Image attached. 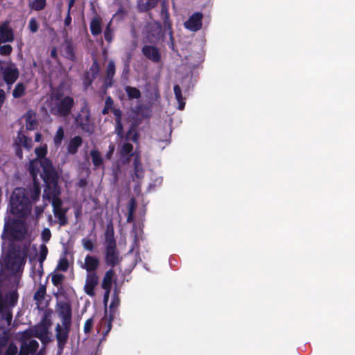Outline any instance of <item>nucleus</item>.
Here are the masks:
<instances>
[{
    "label": "nucleus",
    "mask_w": 355,
    "mask_h": 355,
    "mask_svg": "<svg viewBox=\"0 0 355 355\" xmlns=\"http://www.w3.org/2000/svg\"><path fill=\"white\" fill-rule=\"evenodd\" d=\"M105 85L106 87H110L113 85V78H108L107 76H106L105 79Z\"/></svg>",
    "instance_id": "59"
},
{
    "label": "nucleus",
    "mask_w": 355,
    "mask_h": 355,
    "mask_svg": "<svg viewBox=\"0 0 355 355\" xmlns=\"http://www.w3.org/2000/svg\"><path fill=\"white\" fill-rule=\"evenodd\" d=\"M32 337H28L24 335V331L20 337L21 343L19 355H29L36 352L38 349L39 344L37 340H31Z\"/></svg>",
    "instance_id": "8"
},
{
    "label": "nucleus",
    "mask_w": 355,
    "mask_h": 355,
    "mask_svg": "<svg viewBox=\"0 0 355 355\" xmlns=\"http://www.w3.org/2000/svg\"><path fill=\"white\" fill-rule=\"evenodd\" d=\"M42 139V135L40 133H37L35 137V141L36 142H40Z\"/></svg>",
    "instance_id": "64"
},
{
    "label": "nucleus",
    "mask_w": 355,
    "mask_h": 355,
    "mask_svg": "<svg viewBox=\"0 0 355 355\" xmlns=\"http://www.w3.org/2000/svg\"><path fill=\"white\" fill-rule=\"evenodd\" d=\"M39 25L35 18L31 19L29 21V28L32 33H36L38 31Z\"/></svg>",
    "instance_id": "47"
},
{
    "label": "nucleus",
    "mask_w": 355,
    "mask_h": 355,
    "mask_svg": "<svg viewBox=\"0 0 355 355\" xmlns=\"http://www.w3.org/2000/svg\"><path fill=\"white\" fill-rule=\"evenodd\" d=\"M65 211L62 209L53 211L55 216L58 219L60 225H64L67 223V219L65 216Z\"/></svg>",
    "instance_id": "34"
},
{
    "label": "nucleus",
    "mask_w": 355,
    "mask_h": 355,
    "mask_svg": "<svg viewBox=\"0 0 355 355\" xmlns=\"http://www.w3.org/2000/svg\"><path fill=\"white\" fill-rule=\"evenodd\" d=\"M28 171L33 180L31 196L33 201L38 200L40 195V187L37 176L40 175L45 183L43 197L47 199L51 196H59L60 189L58 185V174L50 159L40 160L33 159L30 161Z\"/></svg>",
    "instance_id": "2"
},
{
    "label": "nucleus",
    "mask_w": 355,
    "mask_h": 355,
    "mask_svg": "<svg viewBox=\"0 0 355 355\" xmlns=\"http://www.w3.org/2000/svg\"><path fill=\"white\" fill-rule=\"evenodd\" d=\"M159 0H147L146 3H139L138 8L141 12H148L155 8Z\"/></svg>",
    "instance_id": "28"
},
{
    "label": "nucleus",
    "mask_w": 355,
    "mask_h": 355,
    "mask_svg": "<svg viewBox=\"0 0 355 355\" xmlns=\"http://www.w3.org/2000/svg\"><path fill=\"white\" fill-rule=\"evenodd\" d=\"M134 214L135 213L128 212V217H127L128 223H131L133 220Z\"/></svg>",
    "instance_id": "62"
},
{
    "label": "nucleus",
    "mask_w": 355,
    "mask_h": 355,
    "mask_svg": "<svg viewBox=\"0 0 355 355\" xmlns=\"http://www.w3.org/2000/svg\"><path fill=\"white\" fill-rule=\"evenodd\" d=\"M12 46L9 44L3 45L0 46V54L2 55H10L12 52Z\"/></svg>",
    "instance_id": "45"
},
{
    "label": "nucleus",
    "mask_w": 355,
    "mask_h": 355,
    "mask_svg": "<svg viewBox=\"0 0 355 355\" xmlns=\"http://www.w3.org/2000/svg\"><path fill=\"white\" fill-rule=\"evenodd\" d=\"M124 89L129 100L139 99L141 96L140 90L137 87L127 85Z\"/></svg>",
    "instance_id": "26"
},
{
    "label": "nucleus",
    "mask_w": 355,
    "mask_h": 355,
    "mask_svg": "<svg viewBox=\"0 0 355 355\" xmlns=\"http://www.w3.org/2000/svg\"><path fill=\"white\" fill-rule=\"evenodd\" d=\"M133 145L130 143H124L119 149V155L121 159L124 163L130 161L131 157L134 155Z\"/></svg>",
    "instance_id": "18"
},
{
    "label": "nucleus",
    "mask_w": 355,
    "mask_h": 355,
    "mask_svg": "<svg viewBox=\"0 0 355 355\" xmlns=\"http://www.w3.org/2000/svg\"><path fill=\"white\" fill-rule=\"evenodd\" d=\"M16 144L18 146H24L28 150H30L32 148V139L21 134L20 132L19 133L16 139Z\"/></svg>",
    "instance_id": "27"
},
{
    "label": "nucleus",
    "mask_w": 355,
    "mask_h": 355,
    "mask_svg": "<svg viewBox=\"0 0 355 355\" xmlns=\"http://www.w3.org/2000/svg\"><path fill=\"white\" fill-rule=\"evenodd\" d=\"M46 294V286L44 285H40L36 292L34 293L33 298L37 302H42Z\"/></svg>",
    "instance_id": "33"
},
{
    "label": "nucleus",
    "mask_w": 355,
    "mask_h": 355,
    "mask_svg": "<svg viewBox=\"0 0 355 355\" xmlns=\"http://www.w3.org/2000/svg\"><path fill=\"white\" fill-rule=\"evenodd\" d=\"M119 304L120 298L119 294L114 292L112 302L109 306V315H107V308H105V315L101 319L96 327L97 334H101L103 338H104L111 330L112 322L115 316L116 309Z\"/></svg>",
    "instance_id": "5"
},
{
    "label": "nucleus",
    "mask_w": 355,
    "mask_h": 355,
    "mask_svg": "<svg viewBox=\"0 0 355 355\" xmlns=\"http://www.w3.org/2000/svg\"><path fill=\"white\" fill-rule=\"evenodd\" d=\"M142 53L149 60L154 62H159L161 60V55L159 49L155 46L145 45L141 49Z\"/></svg>",
    "instance_id": "17"
},
{
    "label": "nucleus",
    "mask_w": 355,
    "mask_h": 355,
    "mask_svg": "<svg viewBox=\"0 0 355 355\" xmlns=\"http://www.w3.org/2000/svg\"><path fill=\"white\" fill-rule=\"evenodd\" d=\"M138 124L137 123H132L128 131L126 133L125 139L127 140H132L133 142L137 143L139 140V133L137 132Z\"/></svg>",
    "instance_id": "25"
},
{
    "label": "nucleus",
    "mask_w": 355,
    "mask_h": 355,
    "mask_svg": "<svg viewBox=\"0 0 355 355\" xmlns=\"http://www.w3.org/2000/svg\"><path fill=\"white\" fill-rule=\"evenodd\" d=\"M71 325H62L58 324L55 328L56 339L58 340V346L59 353L60 354L67 341L69 332Z\"/></svg>",
    "instance_id": "10"
},
{
    "label": "nucleus",
    "mask_w": 355,
    "mask_h": 355,
    "mask_svg": "<svg viewBox=\"0 0 355 355\" xmlns=\"http://www.w3.org/2000/svg\"><path fill=\"white\" fill-rule=\"evenodd\" d=\"M76 122L83 130L89 132V111L82 110L76 116Z\"/></svg>",
    "instance_id": "19"
},
{
    "label": "nucleus",
    "mask_w": 355,
    "mask_h": 355,
    "mask_svg": "<svg viewBox=\"0 0 355 355\" xmlns=\"http://www.w3.org/2000/svg\"><path fill=\"white\" fill-rule=\"evenodd\" d=\"M134 174L137 179H141L144 175V171L142 166H134Z\"/></svg>",
    "instance_id": "46"
},
{
    "label": "nucleus",
    "mask_w": 355,
    "mask_h": 355,
    "mask_svg": "<svg viewBox=\"0 0 355 355\" xmlns=\"http://www.w3.org/2000/svg\"><path fill=\"white\" fill-rule=\"evenodd\" d=\"M46 6V0H33L30 3V7L37 11L43 10Z\"/></svg>",
    "instance_id": "36"
},
{
    "label": "nucleus",
    "mask_w": 355,
    "mask_h": 355,
    "mask_svg": "<svg viewBox=\"0 0 355 355\" xmlns=\"http://www.w3.org/2000/svg\"><path fill=\"white\" fill-rule=\"evenodd\" d=\"M47 253H48V249H47V247L42 244L40 246V257H39V261L42 263L43 261L46 259V256H47Z\"/></svg>",
    "instance_id": "44"
},
{
    "label": "nucleus",
    "mask_w": 355,
    "mask_h": 355,
    "mask_svg": "<svg viewBox=\"0 0 355 355\" xmlns=\"http://www.w3.org/2000/svg\"><path fill=\"white\" fill-rule=\"evenodd\" d=\"M51 325L49 321L46 320H42L40 324L34 327V328L26 330L24 335L28 337H37L40 338L42 342L45 343L48 340L49 327Z\"/></svg>",
    "instance_id": "7"
},
{
    "label": "nucleus",
    "mask_w": 355,
    "mask_h": 355,
    "mask_svg": "<svg viewBox=\"0 0 355 355\" xmlns=\"http://www.w3.org/2000/svg\"><path fill=\"white\" fill-rule=\"evenodd\" d=\"M146 109V107L144 105H138L137 107H136V111L138 112V113H142L144 112V110Z\"/></svg>",
    "instance_id": "61"
},
{
    "label": "nucleus",
    "mask_w": 355,
    "mask_h": 355,
    "mask_svg": "<svg viewBox=\"0 0 355 355\" xmlns=\"http://www.w3.org/2000/svg\"><path fill=\"white\" fill-rule=\"evenodd\" d=\"M115 150V146L114 144L110 143L108 146V150L105 155V159L110 160L112 159L114 152Z\"/></svg>",
    "instance_id": "48"
},
{
    "label": "nucleus",
    "mask_w": 355,
    "mask_h": 355,
    "mask_svg": "<svg viewBox=\"0 0 355 355\" xmlns=\"http://www.w3.org/2000/svg\"><path fill=\"white\" fill-rule=\"evenodd\" d=\"M114 276V271L112 268L109 269L103 277L101 283V287L104 290H111L112 284V279Z\"/></svg>",
    "instance_id": "21"
},
{
    "label": "nucleus",
    "mask_w": 355,
    "mask_h": 355,
    "mask_svg": "<svg viewBox=\"0 0 355 355\" xmlns=\"http://www.w3.org/2000/svg\"><path fill=\"white\" fill-rule=\"evenodd\" d=\"M37 125V121L32 117L31 110H29L26 115V128L28 130H33Z\"/></svg>",
    "instance_id": "31"
},
{
    "label": "nucleus",
    "mask_w": 355,
    "mask_h": 355,
    "mask_svg": "<svg viewBox=\"0 0 355 355\" xmlns=\"http://www.w3.org/2000/svg\"><path fill=\"white\" fill-rule=\"evenodd\" d=\"M64 278V276L62 274L55 273L51 277V281L55 286H58L62 284Z\"/></svg>",
    "instance_id": "42"
},
{
    "label": "nucleus",
    "mask_w": 355,
    "mask_h": 355,
    "mask_svg": "<svg viewBox=\"0 0 355 355\" xmlns=\"http://www.w3.org/2000/svg\"><path fill=\"white\" fill-rule=\"evenodd\" d=\"M0 71L2 72L3 80L8 85H12L19 77V70L15 64H10L4 69L0 61Z\"/></svg>",
    "instance_id": "9"
},
{
    "label": "nucleus",
    "mask_w": 355,
    "mask_h": 355,
    "mask_svg": "<svg viewBox=\"0 0 355 355\" xmlns=\"http://www.w3.org/2000/svg\"><path fill=\"white\" fill-rule=\"evenodd\" d=\"M27 234V226L24 220L5 218L2 239L10 241H22Z\"/></svg>",
    "instance_id": "4"
},
{
    "label": "nucleus",
    "mask_w": 355,
    "mask_h": 355,
    "mask_svg": "<svg viewBox=\"0 0 355 355\" xmlns=\"http://www.w3.org/2000/svg\"><path fill=\"white\" fill-rule=\"evenodd\" d=\"M80 266L83 269H85L87 271L85 284L84 286L85 291L89 295V254L85 257V261L83 263L80 261Z\"/></svg>",
    "instance_id": "29"
},
{
    "label": "nucleus",
    "mask_w": 355,
    "mask_h": 355,
    "mask_svg": "<svg viewBox=\"0 0 355 355\" xmlns=\"http://www.w3.org/2000/svg\"><path fill=\"white\" fill-rule=\"evenodd\" d=\"M113 105H114V101H113L112 98H111V96H107L105 98V106L112 110V108H114Z\"/></svg>",
    "instance_id": "55"
},
{
    "label": "nucleus",
    "mask_w": 355,
    "mask_h": 355,
    "mask_svg": "<svg viewBox=\"0 0 355 355\" xmlns=\"http://www.w3.org/2000/svg\"><path fill=\"white\" fill-rule=\"evenodd\" d=\"M99 266V260L96 257L90 256V272H95Z\"/></svg>",
    "instance_id": "43"
},
{
    "label": "nucleus",
    "mask_w": 355,
    "mask_h": 355,
    "mask_svg": "<svg viewBox=\"0 0 355 355\" xmlns=\"http://www.w3.org/2000/svg\"><path fill=\"white\" fill-rule=\"evenodd\" d=\"M160 17L163 21L164 28L165 31H168L171 36L173 35L172 24L170 20V14L168 12V6L166 1H162L161 3Z\"/></svg>",
    "instance_id": "15"
},
{
    "label": "nucleus",
    "mask_w": 355,
    "mask_h": 355,
    "mask_svg": "<svg viewBox=\"0 0 355 355\" xmlns=\"http://www.w3.org/2000/svg\"><path fill=\"white\" fill-rule=\"evenodd\" d=\"M173 91L175 99L178 103V110H183L185 107V98L182 96V90L179 85H175Z\"/></svg>",
    "instance_id": "24"
},
{
    "label": "nucleus",
    "mask_w": 355,
    "mask_h": 355,
    "mask_svg": "<svg viewBox=\"0 0 355 355\" xmlns=\"http://www.w3.org/2000/svg\"><path fill=\"white\" fill-rule=\"evenodd\" d=\"M58 306V311L61 318L62 325H71V311L70 306L65 302H60Z\"/></svg>",
    "instance_id": "14"
},
{
    "label": "nucleus",
    "mask_w": 355,
    "mask_h": 355,
    "mask_svg": "<svg viewBox=\"0 0 355 355\" xmlns=\"http://www.w3.org/2000/svg\"><path fill=\"white\" fill-rule=\"evenodd\" d=\"M116 68H115V64L114 61L110 60L107 66L106 69V76H107L108 78H114V76L115 74Z\"/></svg>",
    "instance_id": "41"
},
{
    "label": "nucleus",
    "mask_w": 355,
    "mask_h": 355,
    "mask_svg": "<svg viewBox=\"0 0 355 355\" xmlns=\"http://www.w3.org/2000/svg\"><path fill=\"white\" fill-rule=\"evenodd\" d=\"M25 90H26L25 85L22 83H19L15 85V87L14 90L12 91V96L15 98H20L24 94Z\"/></svg>",
    "instance_id": "32"
},
{
    "label": "nucleus",
    "mask_w": 355,
    "mask_h": 355,
    "mask_svg": "<svg viewBox=\"0 0 355 355\" xmlns=\"http://www.w3.org/2000/svg\"><path fill=\"white\" fill-rule=\"evenodd\" d=\"M90 157H92V162L96 167L102 166V168H104L103 158L99 152L96 150L90 151Z\"/></svg>",
    "instance_id": "30"
},
{
    "label": "nucleus",
    "mask_w": 355,
    "mask_h": 355,
    "mask_svg": "<svg viewBox=\"0 0 355 355\" xmlns=\"http://www.w3.org/2000/svg\"><path fill=\"white\" fill-rule=\"evenodd\" d=\"M26 252L20 245L11 243L8 248V254L5 258L6 268L15 275L9 285L5 284L0 276V320L6 321L10 325L12 319V309L18 301V286L20 278L17 275L21 272L26 260Z\"/></svg>",
    "instance_id": "1"
},
{
    "label": "nucleus",
    "mask_w": 355,
    "mask_h": 355,
    "mask_svg": "<svg viewBox=\"0 0 355 355\" xmlns=\"http://www.w3.org/2000/svg\"><path fill=\"white\" fill-rule=\"evenodd\" d=\"M98 284V277L96 272H90V296L94 295V289Z\"/></svg>",
    "instance_id": "37"
},
{
    "label": "nucleus",
    "mask_w": 355,
    "mask_h": 355,
    "mask_svg": "<svg viewBox=\"0 0 355 355\" xmlns=\"http://www.w3.org/2000/svg\"><path fill=\"white\" fill-rule=\"evenodd\" d=\"M82 142V138L79 136H76L72 138L67 146V153L71 155L75 154L77 152L78 147L81 146Z\"/></svg>",
    "instance_id": "22"
},
{
    "label": "nucleus",
    "mask_w": 355,
    "mask_h": 355,
    "mask_svg": "<svg viewBox=\"0 0 355 355\" xmlns=\"http://www.w3.org/2000/svg\"><path fill=\"white\" fill-rule=\"evenodd\" d=\"M114 115L115 116V121H121L122 119V112L119 109L112 108L111 110Z\"/></svg>",
    "instance_id": "53"
},
{
    "label": "nucleus",
    "mask_w": 355,
    "mask_h": 355,
    "mask_svg": "<svg viewBox=\"0 0 355 355\" xmlns=\"http://www.w3.org/2000/svg\"><path fill=\"white\" fill-rule=\"evenodd\" d=\"M68 261L66 259H63L60 261L58 266V269L62 271H66L68 269Z\"/></svg>",
    "instance_id": "54"
},
{
    "label": "nucleus",
    "mask_w": 355,
    "mask_h": 355,
    "mask_svg": "<svg viewBox=\"0 0 355 355\" xmlns=\"http://www.w3.org/2000/svg\"><path fill=\"white\" fill-rule=\"evenodd\" d=\"M74 103L73 99L70 96H65L60 100L56 104L55 113L62 116L68 115Z\"/></svg>",
    "instance_id": "12"
},
{
    "label": "nucleus",
    "mask_w": 355,
    "mask_h": 355,
    "mask_svg": "<svg viewBox=\"0 0 355 355\" xmlns=\"http://www.w3.org/2000/svg\"><path fill=\"white\" fill-rule=\"evenodd\" d=\"M102 18L96 16L90 21V31L93 35H98L102 33Z\"/></svg>",
    "instance_id": "20"
},
{
    "label": "nucleus",
    "mask_w": 355,
    "mask_h": 355,
    "mask_svg": "<svg viewBox=\"0 0 355 355\" xmlns=\"http://www.w3.org/2000/svg\"><path fill=\"white\" fill-rule=\"evenodd\" d=\"M35 153L37 155V158L40 160L49 159L45 156L47 153L46 147H38L35 149Z\"/></svg>",
    "instance_id": "39"
},
{
    "label": "nucleus",
    "mask_w": 355,
    "mask_h": 355,
    "mask_svg": "<svg viewBox=\"0 0 355 355\" xmlns=\"http://www.w3.org/2000/svg\"><path fill=\"white\" fill-rule=\"evenodd\" d=\"M71 22V17L70 16V12H67V15L64 19V24L65 26H69Z\"/></svg>",
    "instance_id": "60"
},
{
    "label": "nucleus",
    "mask_w": 355,
    "mask_h": 355,
    "mask_svg": "<svg viewBox=\"0 0 355 355\" xmlns=\"http://www.w3.org/2000/svg\"><path fill=\"white\" fill-rule=\"evenodd\" d=\"M119 252L116 249V241L114 238L113 231L106 234V250L105 261L107 266L114 267L120 263Z\"/></svg>",
    "instance_id": "6"
},
{
    "label": "nucleus",
    "mask_w": 355,
    "mask_h": 355,
    "mask_svg": "<svg viewBox=\"0 0 355 355\" xmlns=\"http://www.w3.org/2000/svg\"><path fill=\"white\" fill-rule=\"evenodd\" d=\"M76 184L80 188H85L87 184V181L85 178H82L78 180Z\"/></svg>",
    "instance_id": "56"
},
{
    "label": "nucleus",
    "mask_w": 355,
    "mask_h": 355,
    "mask_svg": "<svg viewBox=\"0 0 355 355\" xmlns=\"http://www.w3.org/2000/svg\"><path fill=\"white\" fill-rule=\"evenodd\" d=\"M116 132L119 137H123V127L121 121H116Z\"/></svg>",
    "instance_id": "49"
},
{
    "label": "nucleus",
    "mask_w": 355,
    "mask_h": 355,
    "mask_svg": "<svg viewBox=\"0 0 355 355\" xmlns=\"http://www.w3.org/2000/svg\"><path fill=\"white\" fill-rule=\"evenodd\" d=\"M10 212L18 217H26L31 213V201L28 191L24 188H16L10 198Z\"/></svg>",
    "instance_id": "3"
},
{
    "label": "nucleus",
    "mask_w": 355,
    "mask_h": 355,
    "mask_svg": "<svg viewBox=\"0 0 355 355\" xmlns=\"http://www.w3.org/2000/svg\"><path fill=\"white\" fill-rule=\"evenodd\" d=\"M111 290H105V293L103 295V302L105 304V308L107 306V303L108 302L109 295Z\"/></svg>",
    "instance_id": "58"
},
{
    "label": "nucleus",
    "mask_w": 355,
    "mask_h": 355,
    "mask_svg": "<svg viewBox=\"0 0 355 355\" xmlns=\"http://www.w3.org/2000/svg\"><path fill=\"white\" fill-rule=\"evenodd\" d=\"M64 129L62 127H60L58 129L56 134L53 139L54 144L56 146H59L61 144L62 141L64 138Z\"/></svg>",
    "instance_id": "35"
},
{
    "label": "nucleus",
    "mask_w": 355,
    "mask_h": 355,
    "mask_svg": "<svg viewBox=\"0 0 355 355\" xmlns=\"http://www.w3.org/2000/svg\"><path fill=\"white\" fill-rule=\"evenodd\" d=\"M62 51L64 56L69 59L73 60L74 58V53L73 50L72 44L70 40L66 39L61 46Z\"/></svg>",
    "instance_id": "23"
},
{
    "label": "nucleus",
    "mask_w": 355,
    "mask_h": 355,
    "mask_svg": "<svg viewBox=\"0 0 355 355\" xmlns=\"http://www.w3.org/2000/svg\"><path fill=\"white\" fill-rule=\"evenodd\" d=\"M137 207L136 200L132 198L128 205V212L135 213Z\"/></svg>",
    "instance_id": "52"
},
{
    "label": "nucleus",
    "mask_w": 355,
    "mask_h": 355,
    "mask_svg": "<svg viewBox=\"0 0 355 355\" xmlns=\"http://www.w3.org/2000/svg\"><path fill=\"white\" fill-rule=\"evenodd\" d=\"M142 166V164H141V159H140V157L139 155H137L135 158H134V161H133V167L134 166Z\"/></svg>",
    "instance_id": "57"
},
{
    "label": "nucleus",
    "mask_w": 355,
    "mask_h": 355,
    "mask_svg": "<svg viewBox=\"0 0 355 355\" xmlns=\"http://www.w3.org/2000/svg\"><path fill=\"white\" fill-rule=\"evenodd\" d=\"M58 196H51V198L49 200H52V206L53 208V211L57 210H60L62 209V200L58 198Z\"/></svg>",
    "instance_id": "40"
},
{
    "label": "nucleus",
    "mask_w": 355,
    "mask_h": 355,
    "mask_svg": "<svg viewBox=\"0 0 355 355\" xmlns=\"http://www.w3.org/2000/svg\"><path fill=\"white\" fill-rule=\"evenodd\" d=\"M111 25H112V21H110L109 23L107 24V26L105 28V31H104L105 40L109 43L111 42L113 39V34H112L113 31L111 28Z\"/></svg>",
    "instance_id": "38"
},
{
    "label": "nucleus",
    "mask_w": 355,
    "mask_h": 355,
    "mask_svg": "<svg viewBox=\"0 0 355 355\" xmlns=\"http://www.w3.org/2000/svg\"><path fill=\"white\" fill-rule=\"evenodd\" d=\"M202 18L203 15L201 12H196L184 22V27L191 31L196 32L202 28Z\"/></svg>",
    "instance_id": "11"
},
{
    "label": "nucleus",
    "mask_w": 355,
    "mask_h": 355,
    "mask_svg": "<svg viewBox=\"0 0 355 355\" xmlns=\"http://www.w3.org/2000/svg\"><path fill=\"white\" fill-rule=\"evenodd\" d=\"M17 353V347L15 345L11 343L9 345L6 355H15Z\"/></svg>",
    "instance_id": "51"
},
{
    "label": "nucleus",
    "mask_w": 355,
    "mask_h": 355,
    "mask_svg": "<svg viewBox=\"0 0 355 355\" xmlns=\"http://www.w3.org/2000/svg\"><path fill=\"white\" fill-rule=\"evenodd\" d=\"M51 234L49 228H44L42 232V239L44 242L49 241Z\"/></svg>",
    "instance_id": "50"
},
{
    "label": "nucleus",
    "mask_w": 355,
    "mask_h": 355,
    "mask_svg": "<svg viewBox=\"0 0 355 355\" xmlns=\"http://www.w3.org/2000/svg\"><path fill=\"white\" fill-rule=\"evenodd\" d=\"M75 0H69L68 3V12H70L71 8L73 6Z\"/></svg>",
    "instance_id": "63"
},
{
    "label": "nucleus",
    "mask_w": 355,
    "mask_h": 355,
    "mask_svg": "<svg viewBox=\"0 0 355 355\" xmlns=\"http://www.w3.org/2000/svg\"><path fill=\"white\" fill-rule=\"evenodd\" d=\"M162 24L159 21L150 24L148 28V37L150 42L159 41L164 37Z\"/></svg>",
    "instance_id": "13"
},
{
    "label": "nucleus",
    "mask_w": 355,
    "mask_h": 355,
    "mask_svg": "<svg viewBox=\"0 0 355 355\" xmlns=\"http://www.w3.org/2000/svg\"><path fill=\"white\" fill-rule=\"evenodd\" d=\"M14 40L12 28L9 26V22L5 21L0 25V44L5 42H10Z\"/></svg>",
    "instance_id": "16"
}]
</instances>
